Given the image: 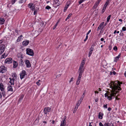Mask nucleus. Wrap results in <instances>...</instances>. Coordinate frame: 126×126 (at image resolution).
<instances>
[{
    "mask_svg": "<svg viewBox=\"0 0 126 126\" xmlns=\"http://www.w3.org/2000/svg\"><path fill=\"white\" fill-rule=\"evenodd\" d=\"M122 83V82L116 80L114 81H112L109 84L110 88H111L112 89L110 91V92H108V95L107 98L109 100H111L112 98V97H114L116 95V94L118 93L119 91L121 90L120 86L121 84Z\"/></svg>",
    "mask_w": 126,
    "mask_h": 126,
    "instance_id": "f257e3e1",
    "label": "nucleus"
},
{
    "mask_svg": "<svg viewBox=\"0 0 126 126\" xmlns=\"http://www.w3.org/2000/svg\"><path fill=\"white\" fill-rule=\"evenodd\" d=\"M85 61L84 60L81 62L78 70V72L79 73H82L83 72L84 69L83 66L85 64Z\"/></svg>",
    "mask_w": 126,
    "mask_h": 126,
    "instance_id": "f03ea898",
    "label": "nucleus"
},
{
    "mask_svg": "<svg viewBox=\"0 0 126 126\" xmlns=\"http://www.w3.org/2000/svg\"><path fill=\"white\" fill-rule=\"evenodd\" d=\"M26 53L27 54L32 56L34 55V53L33 50L30 48H27Z\"/></svg>",
    "mask_w": 126,
    "mask_h": 126,
    "instance_id": "7ed1b4c3",
    "label": "nucleus"
},
{
    "mask_svg": "<svg viewBox=\"0 0 126 126\" xmlns=\"http://www.w3.org/2000/svg\"><path fill=\"white\" fill-rule=\"evenodd\" d=\"M7 71V68L4 66L1 65L0 67V72L2 73L6 72Z\"/></svg>",
    "mask_w": 126,
    "mask_h": 126,
    "instance_id": "20e7f679",
    "label": "nucleus"
},
{
    "mask_svg": "<svg viewBox=\"0 0 126 126\" xmlns=\"http://www.w3.org/2000/svg\"><path fill=\"white\" fill-rule=\"evenodd\" d=\"M5 46L3 44L0 45V55L1 54L4 52L5 49Z\"/></svg>",
    "mask_w": 126,
    "mask_h": 126,
    "instance_id": "39448f33",
    "label": "nucleus"
},
{
    "mask_svg": "<svg viewBox=\"0 0 126 126\" xmlns=\"http://www.w3.org/2000/svg\"><path fill=\"white\" fill-rule=\"evenodd\" d=\"M54 7L56 8L61 3L59 0H54Z\"/></svg>",
    "mask_w": 126,
    "mask_h": 126,
    "instance_id": "423d86ee",
    "label": "nucleus"
},
{
    "mask_svg": "<svg viewBox=\"0 0 126 126\" xmlns=\"http://www.w3.org/2000/svg\"><path fill=\"white\" fill-rule=\"evenodd\" d=\"M26 75V71L24 70H23L20 74V79H22L24 78L25 76Z\"/></svg>",
    "mask_w": 126,
    "mask_h": 126,
    "instance_id": "0eeeda50",
    "label": "nucleus"
},
{
    "mask_svg": "<svg viewBox=\"0 0 126 126\" xmlns=\"http://www.w3.org/2000/svg\"><path fill=\"white\" fill-rule=\"evenodd\" d=\"M13 60L12 59L10 58L6 59L5 62V63L9 64L12 63V62Z\"/></svg>",
    "mask_w": 126,
    "mask_h": 126,
    "instance_id": "6e6552de",
    "label": "nucleus"
},
{
    "mask_svg": "<svg viewBox=\"0 0 126 126\" xmlns=\"http://www.w3.org/2000/svg\"><path fill=\"white\" fill-rule=\"evenodd\" d=\"M51 108L49 107H45L44 108V111L45 114H46L47 113L50 111Z\"/></svg>",
    "mask_w": 126,
    "mask_h": 126,
    "instance_id": "1a4fd4ad",
    "label": "nucleus"
},
{
    "mask_svg": "<svg viewBox=\"0 0 126 126\" xmlns=\"http://www.w3.org/2000/svg\"><path fill=\"white\" fill-rule=\"evenodd\" d=\"M66 118H63L61 122L60 126H64L65 125L66 123Z\"/></svg>",
    "mask_w": 126,
    "mask_h": 126,
    "instance_id": "9d476101",
    "label": "nucleus"
},
{
    "mask_svg": "<svg viewBox=\"0 0 126 126\" xmlns=\"http://www.w3.org/2000/svg\"><path fill=\"white\" fill-rule=\"evenodd\" d=\"M25 62V64L26 65L27 67H29L31 66V64L29 61L27 60H26Z\"/></svg>",
    "mask_w": 126,
    "mask_h": 126,
    "instance_id": "9b49d317",
    "label": "nucleus"
},
{
    "mask_svg": "<svg viewBox=\"0 0 126 126\" xmlns=\"http://www.w3.org/2000/svg\"><path fill=\"white\" fill-rule=\"evenodd\" d=\"M121 54L120 53L119 55L114 58V61L115 62H116L117 61L119 60V58L120 57Z\"/></svg>",
    "mask_w": 126,
    "mask_h": 126,
    "instance_id": "f8f14e48",
    "label": "nucleus"
},
{
    "mask_svg": "<svg viewBox=\"0 0 126 126\" xmlns=\"http://www.w3.org/2000/svg\"><path fill=\"white\" fill-rule=\"evenodd\" d=\"M0 89L1 91H3L4 89V86L2 83L0 84Z\"/></svg>",
    "mask_w": 126,
    "mask_h": 126,
    "instance_id": "ddd939ff",
    "label": "nucleus"
},
{
    "mask_svg": "<svg viewBox=\"0 0 126 126\" xmlns=\"http://www.w3.org/2000/svg\"><path fill=\"white\" fill-rule=\"evenodd\" d=\"M9 79H10V83H11V85H14V84L15 79L14 78L11 79V78H9Z\"/></svg>",
    "mask_w": 126,
    "mask_h": 126,
    "instance_id": "4468645a",
    "label": "nucleus"
},
{
    "mask_svg": "<svg viewBox=\"0 0 126 126\" xmlns=\"http://www.w3.org/2000/svg\"><path fill=\"white\" fill-rule=\"evenodd\" d=\"M29 42L28 40L23 41L22 42V44L23 46H26L28 45Z\"/></svg>",
    "mask_w": 126,
    "mask_h": 126,
    "instance_id": "2eb2a0df",
    "label": "nucleus"
},
{
    "mask_svg": "<svg viewBox=\"0 0 126 126\" xmlns=\"http://www.w3.org/2000/svg\"><path fill=\"white\" fill-rule=\"evenodd\" d=\"M7 90L8 91L13 92V90L11 86L10 85L8 87Z\"/></svg>",
    "mask_w": 126,
    "mask_h": 126,
    "instance_id": "dca6fc26",
    "label": "nucleus"
},
{
    "mask_svg": "<svg viewBox=\"0 0 126 126\" xmlns=\"http://www.w3.org/2000/svg\"><path fill=\"white\" fill-rule=\"evenodd\" d=\"M103 115V114L102 112H100L99 113V118L102 119L103 118L102 116Z\"/></svg>",
    "mask_w": 126,
    "mask_h": 126,
    "instance_id": "f3484780",
    "label": "nucleus"
},
{
    "mask_svg": "<svg viewBox=\"0 0 126 126\" xmlns=\"http://www.w3.org/2000/svg\"><path fill=\"white\" fill-rule=\"evenodd\" d=\"M104 22H102L101 23L99 27H98V28L97 30V31H98L103 26Z\"/></svg>",
    "mask_w": 126,
    "mask_h": 126,
    "instance_id": "a211bd4d",
    "label": "nucleus"
},
{
    "mask_svg": "<svg viewBox=\"0 0 126 126\" xmlns=\"http://www.w3.org/2000/svg\"><path fill=\"white\" fill-rule=\"evenodd\" d=\"M19 65L20 66H22L23 65L24 62H23V61L21 59H20V60L19 62Z\"/></svg>",
    "mask_w": 126,
    "mask_h": 126,
    "instance_id": "6ab92c4d",
    "label": "nucleus"
},
{
    "mask_svg": "<svg viewBox=\"0 0 126 126\" xmlns=\"http://www.w3.org/2000/svg\"><path fill=\"white\" fill-rule=\"evenodd\" d=\"M5 22V20L4 19L2 18H0V24H4Z\"/></svg>",
    "mask_w": 126,
    "mask_h": 126,
    "instance_id": "aec40b11",
    "label": "nucleus"
},
{
    "mask_svg": "<svg viewBox=\"0 0 126 126\" xmlns=\"http://www.w3.org/2000/svg\"><path fill=\"white\" fill-rule=\"evenodd\" d=\"M12 76L13 77V78H14L15 79H16L17 77V75L16 73H12Z\"/></svg>",
    "mask_w": 126,
    "mask_h": 126,
    "instance_id": "412c9836",
    "label": "nucleus"
},
{
    "mask_svg": "<svg viewBox=\"0 0 126 126\" xmlns=\"http://www.w3.org/2000/svg\"><path fill=\"white\" fill-rule=\"evenodd\" d=\"M100 2L99 1L97 0V2H96L95 5H94V7L95 8H96V7L98 5Z\"/></svg>",
    "mask_w": 126,
    "mask_h": 126,
    "instance_id": "4be33fe9",
    "label": "nucleus"
},
{
    "mask_svg": "<svg viewBox=\"0 0 126 126\" xmlns=\"http://www.w3.org/2000/svg\"><path fill=\"white\" fill-rule=\"evenodd\" d=\"M13 63L14 65V68H16L17 66V62L16 61H14Z\"/></svg>",
    "mask_w": 126,
    "mask_h": 126,
    "instance_id": "5701e85b",
    "label": "nucleus"
},
{
    "mask_svg": "<svg viewBox=\"0 0 126 126\" xmlns=\"http://www.w3.org/2000/svg\"><path fill=\"white\" fill-rule=\"evenodd\" d=\"M82 101H81L80 100H79L78 102L77 103L76 105V106L77 107V108H78V107L79 105L81 103Z\"/></svg>",
    "mask_w": 126,
    "mask_h": 126,
    "instance_id": "b1692460",
    "label": "nucleus"
},
{
    "mask_svg": "<svg viewBox=\"0 0 126 126\" xmlns=\"http://www.w3.org/2000/svg\"><path fill=\"white\" fill-rule=\"evenodd\" d=\"M80 80H81V79H77V80L76 81V85H78L79 84L80 82Z\"/></svg>",
    "mask_w": 126,
    "mask_h": 126,
    "instance_id": "393cba45",
    "label": "nucleus"
},
{
    "mask_svg": "<svg viewBox=\"0 0 126 126\" xmlns=\"http://www.w3.org/2000/svg\"><path fill=\"white\" fill-rule=\"evenodd\" d=\"M85 96V92H84L82 95L81 96V98L80 99V100L81 101H82Z\"/></svg>",
    "mask_w": 126,
    "mask_h": 126,
    "instance_id": "a878e982",
    "label": "nucleus"
},
{
    "mask_svg": "<svg viewBox=\"0 0 126 126\" xmlns=\"http://www.w3.org/2000/svg\"><path fill=\"white\" fill-rule=\"evenodd\" d=\"M48 118H46V121H43V123L42 124H43V125H45V124L44 125V124H47V122H48Z\"/></svg>",
    "mask_w": 126,
    "mask_h": 126,
    "instance_id": "bb28decb",
    "label": "nucleus"
},
{
    "mask_svg": "<svg viewBox=\"0 0 126 126\" xmlns=\"http://www.w3.org/2000/svg\"><path fill=\"white\" fill-rule=\"evenodd\" d=\"M27 0H20L19 1V3H25L26 2Z\"/></svg>",
    "mask_w": 126,
    "mask_h": 126,
    "instance_id": "cd10ccee",
    "label": "nucleus"
},
{
    "mask_svg": "<svg viewBox=\"0 0 126 126\" xmlns=\"http://www.w3.org/2000/svg\"><path fill=\"white\" fill-rule=\"evenodd\" d=\"M34 4L33 3H30L28 4V7L29 8H31Z\"/></svg>",
    "mask_w": 126,
    "mask_h": 126,
    "instance_id": "c85d7f7f",
    "label": "nucleus"
},
{
    "mask_svg": "<svg viewBox=\"0 0 126 126\" xmlns=\"http://www.w3.org/2000/svg\"><path fill=\"white\" fill-rule=\"evenodd\" d=\"M111 15H109L107 17V21L108 22H109V20H110L111 16Z\"/></svg>",
    "mask_w": 126,
    "mask_h": 126,
    "instance_id": "c756f323",
    "label": "nucleus"
},
{
    "mask_svg": "<svg viewBox=\"0 0 126 126\" xmlns=\"http://www.w3.org/2000/svg\"><path fill=\"white\" fill-rule=\"evenodd\" d=\"M94 45H93L91 47L90 49V51L92 52L94 50Z\"/></svg>",
    "mask_w": 126,
    "mask_h": 126,
    "instance_id": "7c9ffc66",
    "label": "nucleus"
},
{
    "mask_svg": "<svg viewBox=\"0 0 126 126\" xmlns=\"http://www.w3.org/2000/svg\"><path fill=\"white\" fill-rule=\"evenodd\" d=\"M6 57V56L5 55V53H4L1 56L0 58L2 59L3 58H5Z\"/></svg>",
    "mask_w": 126,
    "mask_h": 126,
    "instance_id": "2f4dec72",
    "label": "nucleus"
},
{
    "mask_svg": "<svg viewBox=\"0 0 126 126\" xmlns=\"http://www.w3.org/2000/svg\"><path fill=\"white\" fill-rule=\"evenodd\" d=\"M36 83L37 85H38V86L40 85L41 84V81L40 80H39L38 81L36 82Z\"/></svg>",
    "mask_w": 126,
    "mask_h": 126,
    "instance_id": "473e14b6",
    "label": "nucleus"
},
{
    "mask_svg": "<svg viewBox=\"0 0 126 126\" xmlns=\"http://www.w3.org/2000/svg\"><path fill=\"white\" fill-rule=\"evenodd\" d=\"M22 36V35H21L19 36V37H18V39L17 40V42L19 41L21 39V37Z\"/></svg>",
    "mask_w": 126,
    "mask_h": 126,
    "instance_id": "72a5a7b5",
    "label": "nucleus"
},
{
    "mask_svg": "<svg viewBox=\"0 0 126 126\" xmlns=\"http://www.w3.org/2000/svg\"><path fill=\"white\" fill-rule=\"evenodd\" d=\"M35 5L34 4L32 6V7L31 8V9L32 10L34 11L35 10Z\"/></svg>",
    "mask_w": 126,
    "mask_h": 126,
    "instance_id": "f704fd0d",
    "label": "nucleus"
},
{
    "mask_svg": "<svg viewBox=\"0 0 126 126\" xmlns=\"http://www.w3.org/2000/svg\"><path fill=\"white\" fill-rule=\"evenodd\" d=\"M82 73H79V75L78 79H81Z\"/></svg>",
    "mask_w": 126,
    "mask_h": 126,
    "instance_id": "c9c22d12",
    "label": "nucleus"
},
{
    "mask_svg": "<svg viewBox=\"0 0 126 126\" xmlns=\"http://www.w3.org/2000/svg\"><path fill=\"white\" fill-rule=\"evenodd\" d=\"M126 30V27H124L122 28V30L121 31V32H122L123 31H125Z\"/></svg>",
    "mask_w": 126,
    "mask_h": 126,
    "instance_id": "e433bc0d",
    "label": "nucleus"
},
{
    "mask_svg": "<svg viewBox=\"0 0 126 126\" xmlns=\"http://www.w3.org/2000/svg\"><path fill=\"white\" fill-rule=\"evenodd\" d=\"M44 24V22L43 21H41L40 22V25L41 26H43Z\"/></svg>",
    "mask_w": 126,
    "mask_h": 126,
    "instance_id": "4c0bfd02",
    "label": "nucleus"
},
{
    "mask_svg": "<svg viewBox=\"0 0 126 126\" xmlns=\"http://www.w3.org/2000/svg\"><path fill=\"white\" fill-rule=\"evenodd\" d=\"M45 8L47 10H49V9L51 8V7L47 5L46 6V7Z\"/></svg>",
    "mask_w": 126,
    "mask_h": 126,
    "instance_id": "58836bf2",
    "label": "nucleus"
},
{
    "mask_svg": "<svg viewBox=\"0 0 126 126\" xmlns=\"http://www.w3.org/2000/svg\"><path fill=\"white\" fill-rule=\"evenodd\" d=\"M72 15V14L71 13L69 14L67 17V19H69L70 17Z\"/></svg>",
    "mask_w": 126,
    "mask_h": 126,
    "instance_id": "ea45409f",
    "label": "nucleus"
},
{
    "mask_svg": "<svg viewBox=\"0 0 126 126\" xmlns=\"http://www.w3.org/2000/svg\"><path fill=\"white\" fill-rule=\"evenodd\" d=\"M2 93V94L3 95L4 97L5 96V93L4 91V90L3 91H1Z\"/></svg>",
    "mask_w": 126,
    "mask_h": 126,
    "instance_id": "a19ab883",
    "label": "nucleus"
},
{
    "mask_svg": "<svg viewBox=\"0 0 126 126\" xmlns=\"http://www.w3.org/2000/svg\"><path fill=\"white\" fill-rule=\"evenodd\" d=\"M17 0H12V4H14L15 2Z\"/></svg>",
    "mask_w": 126,
    "mask_h": 126,
    "instance_id": "79ce46f5",
    "label": "nucleus"
},
{
    "mask_svg": "<svg viewBox=\"0 0 126 126\" xmlns=\"http://www.w3.org/2000/svg\"><path fill=\"white\" fill-rule=\"evenodd\" d=\"M58 22H57L56 24L55 25V26H54L53 28V30L55 29L56 28V26H57V25H58Z\"/></svg>",
    "mask_w": 126,
    "mask_h": 126,
    "instance_id": "37998d69",
    "label": "nucleus"
},
{
    "mask_svg": "<svg viewBox=\"0 0 126 126\" xmlns=\"http://www.w3.org/2000/svg\"><path fill=\"white\" fill-rule=\"evenodd\" d=\"M109 124L108 123H106L104 124V126H110Z\"/></svg>",
    "mask_w": 126,
    "mask_h": 126,
    "instance_id": "c03bdc74",
    "label": "nucleus"
},
{
    "mask_svg": "<svg viewBox=\"0 0 126 126\" xmlns=\"http://www.w3.org/2000/svg\"><path fill=\"white\" fill-rule=\"evenodd\" d=\"M113 49L114 50L116 51L117 50V48L116 46H115L113 48Z\"/></svg>",
    "mask_w": 126,
    "mask_h": 126,
    "instance_id": "a18cd8bd",
    "label": "nucleus"
},
{
    "mask_svg": "<svg viewBox=\"0 0 126 126\" xmlns=\"http://www.w3.org/2000/svg\"><path fill=\"white\" fill-rule=\"evenodd\" d=\"M107 92V93H106L104 95H105V97H108V92Z\"/></svg>",
    "mask_w": 126,
    "mask_h": 126,
    "instance_id": "49530a36",
    "label": "nucleus"
},
{
    "mask_svg": "<svg viewBox=\"0 0 126 126\" xmlns=\"http://www.w3.org/2000/svg\"><path fill=\"white\" fill-rule=\"evenodd\" d=\"M92 51H90L89 52V57H90V56H91L92 53Z\"/></svg>",
    "mask_w": 126,
    "mask_h": 126,
    "instance_id": "de8ad7c7",
    "label": "nucleus"
},
{
    "mask_svg": "<svg viewBox=\"0 0 126 126\" xmlns=\"http://www.w3.org/2000/svg\"><path fill=\"white\" fill-rule=\"evenodd\" d=\"M107 104H106V105H104L103 106V107L104 108H105L106 109H107Z\"/></svg>",
    "mask_w": 126,
    "mask_h": 126,
    "instance_id": "09e8293b",
    "label": "nucleus"
},
{
    "mask_svg": "<svg viewBox=\"0 0 126 126\" xmlns=\"http://www.w3.org/2000/svg\"><path fill=\"white\" fill-rule=\"evenodd\" d=\"M73 79H74L73 78V77H72L71 78L70 80L69 81V83H71V82L72 81H73Z\"/></svg>",
    "mask_w": 126,
    "mask_h": 126,
    "instance_id": "8fccbe9b",
    "label": "nucleus"
},
{
    "mask_svg": "<svg viewBox=\"0 0 126 126\" xmlns=\"http://www.w3.org/2000/svg\"><path fill=\"white\" fill-rule=\"evenodd\" d=\"M68 8V7H65L64 8V9L63 11L64 12H65L66 10Z\"/></svg>",
    "mask_w": 126,
    "mask_h": 126,
    "instance_id": "3c124183",
    "label": "nucleus"
},
{
    "mask_svg": "<svg viewBox=\"0 0 126 126\" xmlns=\"http://www.w3.org/2000/svg\"><path fill=\"white\" fill-rule=\"evenodd\" d=\"M37 13V10H34V15H35Z\"/></svg>",
    "mask_w": 126,
    "mask_h": 126,
    "instance_id": "603ef678",
    "label": "nucleus"
},
{
    "mask_svg": "<svg viewBox=\"0 0 126 126\" xmlns=\"http://www.w3.org/2000/svg\"><path fill=\"white\" fill-rule=\"evenodd\" d=\"M107 6L104 5V7L103 8V9H106V8L107 7Z\"/></svg>",
    "mask_w": 126,
    "mask_h": 126,
    "instance_id": "864d4df0",
    "label": "nucleus"
},
{
    "mask_svg": "<svg viewBox=\"0 0 126 126\" xmlns=\"http://www.w3.org/2000/svg\"><path fill=\"white\" fill-rule=\"evenodd\" d=\"M99 125L100 126H104L102 124V123L101 122H100L99 123Z\"/></svg>",
    "mask_w": 126,
    "mask_h": 126,
    "instance_id": "5fc2aeb1",
    "label": "nucleus"
},
{
    "mask_svg": "<svg viewBox=\"0 0 126 126\" xmlns=\"http://www.w3.org/2000/svg\"><path fill=\"white\" fill-rule=\"evenodd\" d=\"M105 9H103L102 10V13H104V12H105Z\"/></svg>",
    "mask_w": 126,
    "mask_h": 126,
    "instance_id": "6e6d98bb",
    "label": "nucleus"
},
{
    "mask_svg": "<svg viewBox=\"0 0 126 126\" xmlns=\"http://www.w3.org/2000/svg\"><path fill=\"white\" fill-rule=\"evenodd\" d=\"M78 108H77V107L76 106H76L74 109V110H76L78 109Z\"/></svg>",
    "mask_w": 126,
    "mask_h": 126,
    "instance_id": "4d7b16f0",
    "label": "nucleus"
},
{
    "mask_svg": "<svg viewBox=\"0 0 126 126\" xmlns=\"http://www.w3.org/2000/svg\"><path fill=\"white\" fill-rule=\"evenodd\" d=\"M91 30H89V31L87 33V35H88V34H89L91 32Z\"/></svg>",
    "mask_w": 126,
    "mask_h": 126,
    "instance_id": "13d9d810",
    "label": "nucleus"
},
{
    "mask_svg": "<svg viewBox=\"0 0 126 126\" xmlns=\"http://www.w3.org/2000/svg\"><path fill=\"white\" fill-rule=\"evenodd\" d=\"M109 4V3L108 2H107L106 1V2L105 3V5L107 6L108 5V4Z\"/></svg>",
    "mask_w": 126,
    "mask_h": 126,
    "instance_id": "bf43d9fd",
    "label": "nucleus"
},
{
    "mask_svg": "<svg viewBox=\"0 0 126 126\" xmlns=\"http://www.w3.org/2000/svg\"><path fill=\"white\" fill-rule=\"evenodd\" d=\"M83 2L81 1V0H80L79 1V4H81V3H82Z\"/></svg>",
    "mask_w": 126,
    "mask_h": 126,
    "instance_id": "052dcab7",
    "label": "nucleus"
},
{
    "mask_svg": "<svg viewBox=\"0 0 126 126\" xmlns=\"http://www.w3.org/2000/svg\"><path fill=\"white\" fill-rule=\"evenodd\" d=\"M111 110V109L110 107L108 108V110L109 111H110Z\"/></svg>",
    "mask_w": 126,
    "mask_h": 126,
    "instance_id": "680f3d73",
    "label": "nucleus"
},
{
    "mask_svg": "<svg viewBox=\"0 0 126 126\" xmlns=\"http://www.w3.org/2000/svg\"><path fill=\"white\" fill-rule=\"evenodd\" d=\"M98 98H97L96 99H95V101L96 102H97L98 101Z\"/></svg>",
    "mask_w": 126,
    "mask_h": 126,
    "instance_id": "e2e57ef3",
    "label": "nucleus"
},
{
    "mask_svg": "<svg viewBox=\"0 0 126 126\" xmlns=\"http://www.w3.org/2000/svg\"><path fill=\"white\" fill-rule=\"evenodd\" d=\"M112 73L114 75H115L116 73V72L115 71H113Z\"/></svg>",
    "mask_w": 126,
    "mask_h": 126,
    "instance_id": "0e129e2a",
    "label": "nucleus"
},
{
    "mask_svg": "<svg viewBox=\"0 0 126 126\" xmlns=\"http://www.w3.org/2000/svg\"><path fill=\"white\" fill-rule=\"evenodd\" d=\"M51 123L52 124H54V123H55V121H54V120H53L52 121V122H51Z\"/></svg>",
    "mask_w": 126,
    "mask_h": 126,
    "instance_id": "69168bd1",
    "label": "nucleus"
},
{
    "mask_svg": "<svg viewBox=\"0 0 126 126\" xmlns=\"http://www.w3.org/2000/svg\"><path fill=\"white\" fill-rule=\"evenodd\" d=\"M15 31V32L17 33H18V31L17 30H16Z\"/></svg>",
    "mask_w": 126,
    "mask_h": 126,
    "instance_id": "338daca9",
    "label": "nucleus"
},
{
    "mask_svg": "<svg viewBox=\"0 0 126 126\" xmlns=\"http://www.w3.org/2000/svg\"><path fill=\"white\" fill-rule=\"evenodd\" d=\"M94 92L95 94H96V93L98 94V92L97 91H94Z\"/></svg>",
    "mask_w": 126,
    "mask_h": 126,
    "instance_id": "774afa93",
    "label": "nucleus"
}]
</instances>
